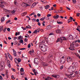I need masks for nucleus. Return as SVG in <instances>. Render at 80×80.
Returning a JSON list of instances; mask_svg holds the SVG:
<instances>
[{"label": "nucleus", "mask_w": 80, "mask_h": 80, "mask_svg": "<svg viewBox=\"0 0 80 80\" xmlns=\"http://www.w3.org/2000/svg\"><path fill=\"white\" fill-rule=\"evenodd\" d=\"M76 42L80 43V40L78 39V40H76L75 41L72 42V44L70 45V48H69V49L70 50H75V49H74L73 48H75V43H77Z\"/></svg>", "instance_id": "1"}, {"label": "nucleus", "mask_w": 80, "mask_h": 80, "mask_svg": "<svg viewBox=\"0 0 80 80\" xmlns=\"http://www.w3.org/2000/svg\"><path fill=\"white\" fill-rule=\"evenodd\" d=\"M39 47H40L41 50L42 52H46L47 50L48 47L43 44H40L39 45Z\"/></svg>", "instance_id": "2"}, {"label": "nucleus", "mask_w": 80, "mask_h": 80, "mask_svg": "<svg viewBox=\"0 0 80 80\" xmlns=\"http://www.w3.org/2000/svg\"><path fill=\"white\" fill-rule=\"evenodd\" d=\"M75 68H76V67L75 66H70L68 68V71L69 73H72L76 69Z\"/></svg>", "instance_id": "3"}, {"label": "nucleus", "mask_w": 80, "mask_h": 80, "mask_svg": "<svg viewBox=\"0 0 80 80\" xmlns=\"http://www.w3.org/2000/svg\"><path fill=\"white\" fill-rule=\"evenodd\" d=\"M4 69V62H2L1 63V66H0V70L2 71Z\"/></svg>", "instance_id": "4"}, {"label": "nucleus", "mask_w": 80, "mask_h": 80, "mask_svg": "<svg viewBox=\"0 0 80 80\" xmlns=\"http://www.w3.org/2000/svg\"><path fill=\"white\" fill-rule=\"evenodd\" d=\"M4 3V1L3 0H0V7L1 8H5V6L2 4H3Z\"/></svg>", "instance_id": "5"}, {"label": "nucleus", "mask_w": 80, "mask_h": 80, "mask_svg": "<svg viewBox=\"0 0 80 80\" xmlns=\"http://www.w3.org/2000/svg\"><path fill=\"white\" fill-rule=\"evenodd\" d=\"M15 62L16 64H19V62H21L20 59L18 58V59L15 58L14 59Z\"/></svg>", "instance_id": "6"}, {"label": "nucleus", "mask_w": 80, "mask_h": 80, "mask_svg": "<svg viewBox=\"0 0 80 80\" xmlns=\"http://www.w3.org/2000/svg\"><path fill=\"white\" fill-rule=\"evenodd\" d=\"M66 61V58H65L64 59H63L61 60L60 61V63L61 64H64Z\"/></svg>", "instance_id": "7"}, {"label": "nucleus", "mask_w": 80, "mask_h": 80, "mask_svg": "<svg viewBox=\"0 0 80 80\" xmlns=\"http://www.w3.org/2000/svg\"><path fill=\"white\" fill-rule=\"evenodd\" d=\"M57 42H61V43L63 42L62 39V38L61 37L60 38H58L56 41Z\"/></svg>", "instance_id": "8"}, {"label": "nucleus", "mask_w": 80, "mask_h": 80, "mask_svg": "<svg viewBox=\"0 0 80 80\" xmlns=\"http://www.w3.org/2000/svg\"><path fill=\"white\" fill-rule=\"evenodd\" d=\"M47 30H51L52 29V26L51 25H49L47 27Z\"/></svg>", "instance_id": "9"}, {"label": "nucleus", "mask_w": 80, "mask_h": 80, "mask_svg": "<svg viewBox=\"0 0 80 80\" xmlns=\"http://www.w3.org/2000/svg\"><path fill=\"white\" fill-rule=\"evenodd\" d=\"M24 7H28L29 6H31V3H30L29 4H27L26 3H24L23 4Z\"/></svg>", "instance_id": "10"}, {"label": "nucleus", "mask_w": 80, "mask_h": 80, "mask_svg": "<svg viewBox=\"0 0 80 80\" xmlns=\"http://www.w3.org/2000/svg\"><path fill=\"white\" fill-rule=\"evenodd\" d=\"M44 79L45 80H53V79L52 78H50V77L48 76L47 77V78H45Z\"/></svg>", "instance_id": "11"}, {"label": "nucleus", "mask_w": 80, "mask_h": 80, "mask_svg": "<svg viewBox=\"0 0 80 80\" xmlns=\"http://www.w3.org/2000/svg\"><path fill=\"white\" fill-rule=\"evenodd\" d=\"M7 63L9 67L10 68V67H11V65H10V61H9V60H7Z\"/></svg>", "instance_id": "12"}, {"label": "nucleus", "mask_w": 80, "mask_h": 80, "mask_svg": "<svg viewBox=\"0 0 80 80\" xmlns=\"http://www.w3.org/2000/svg\"><path fill=\"white\" fill-rule=\"evenodd\" d=\"M76 74L74 73L70 74L69 76L71 77H75Z\"/></svg>", "instance_id": "13"}, {"label": "nucleus", "mask_w": 80, "mask_h": 80, "mask_svg": "<svg viewBox=\"0 0 80 80\" xmlns=\"http://www.w3.org/2000/svg\"><path fill=\"white\" fill-rule=\"evenodd\" d=\"M34 62L35 63H37L38 62V58L34 59Z\"/></svg>", "instance_id": "14"}, {"label": "nucleus", "mask_w": 80, "mask_h": 80, "mask_svg": "<svg viewBox=\"0 0 80 80\" xmlns=\"http://www.w3.org/2000/svg\"><path fill=\"white\" fill-rule=\"evenodd\" d=\"M69 38L70 39V40H73V36L72 35H68Z\"/></svg>", "instance_id": "15"}, {"label": "nucleus", "mask_w": 80, "mask_h": 80, "mask_svg": "<svg viewBox=\"0 0 80 80\" xmlns=\"http://www.w3.org/2000/svg\"><path fill=\"white\" fill-rule=\"evenodd\" d=\"M57 33H61V30H57L56 31Z\"/></svg>", "instance_id": "16"}, {"label": "nucleus", "mask_w": 80, "mask_h": 80, "mask_svg": "<svg viewBox=\"0 0 80 80\" xmlns=\"http://www.w3.org/2000/svg\"><path fill=\"white\" fill-rule=\"evenodd\" d=\"M52 77H54V78H59V76H57L55 75H52Z\"/></svg>", "instance_id": "17"}, {"label": "nucleus", "mask_w": 80, "mask_h": 80, "mask_svg": "<svg viewBox=\"0 0 80 80\" xmlns=\"http://www.w3.org/2000/svg\"><path fill=\"white\" fill-rule=\"evenodd\" d=\"M43 67H46V66L47 67V66H48V64L47 63H43Z\"/></svg>", "instance_id": "18"}, {"label": "nucleus", "mask_w": 80, "mask_h": 80, "mask_svg": "<svg viewBox=\"0 0 80 80\" xmlns=\"http://www.w3.org/2000/svg\"><path fill=\"white\" fill-rule=\"evenodd\" d=\"M59 17V16L58 15H57L56 16H53V17L54 18H55V19H57L58 18V17Z\"/></svg>", "instance_id": "19"}, {"label": "nucleus", "mask_w": 80, "mask_h": 80, "mask_svg": "<svg viewBox=\"0 0 80 80\" xmlns=\"http://www.w3.org/2000/svg\"><path fill=\"white\" fill-rule=\"evenodd\" d=\"M20 39H23V37L21 36H19L18 38V40H20Z\"/></svg>", "instance_id": "20"}, {"label": "nucleus", "mask_w": 80, "mask_h": 80, "mask_svg": "<svg viewBox=\"0 0 80 80\" xmlns=\"http://www.w3.org/2000/svg\"><path fill=\"white\" fill-rule=\"evenodd\" d=\"M1 21L2 22H4L5 21V18L2 17L1 19Z\"/></svg>", "instance_id": "21"}, {"label": "nucleus", "mask_w": 80, "mask_h": 80, "mask_svg": "<svg viewBox=\"0 0 80 80\" xmlns=\"http://www.w3.org/2000/svg\"><path fill=\"white\" fill-rule=\"evenodd\" d=\"M61 38L62 40H67L66 38L64 37H61Z\"/></svg>", "instance_id": "22"}, {"label": "nucleus", "mask_w": 80, "mask_h": 80, "mask_svg": "<svg viewBox=\"0 0 80 80\" xmlns=\"http://www.w3.org/2000/svg\"><path fill=\"white\" fill-rule=\"evenodd\" d=\"M27 12H24L22 14V16H25V15H27Z\"/></svg>", "instance_id": "23"}, {"label": "nucleus", "mask_w": 80, "mask_h": 80, "mask_svg": "<svg viewBox=\"0 0 80 80\" xmlns=\"http://www.w3.org/2000/svg\"><path fill=\"white\" fill-rule=\"evenodd\" d=\"M26 28H29L30 29H31V26L30 25L27 26L26 27Z\"/></svg>", "instance_id": "24"}, {"label": "nucleus", "mask_w": 80, "mask_h": 80, "mask_svg": "<svg viewBox=\"0 0 80 80\" xmlns=\"http://www.w3.org/2000/svg\"><path fill=\"white\" fill-rule=\"evenodd\" d=\"M68 58L69 61H72V58L70 57H68Z\"/></svg>", "instance_id": "25"}, {"label": "nucleus", "mask_w": 80, "mask_h": 80, "mask_svg": "<svg viewBox=\"0 0 80 80\" xmlns=\"http://www.w3.org/2000/svg\"><path fill=\"white\" fill-rule=\"evenodd\" d=\"M44 20H45V17L42 18L40 19V20H41V21H43Z\"/></svg>", "instance_id": "26"}, {"label": "nucleus", "mask_w": 80, "mask_h": 80, "mask_svg": "<svg viewBox=\"0 0 80 80\" xmlns=\"http://www.w3.org/2000/svg\"><path fill=\"white\" fill-rule=\"evenodd\" d=\"M41 2L43 3H45L47 2V1L46 0H41Z\"/></svg>", "instance_id": "27"}, {"label": "nucleus", "mask_w": 80, "mask_h": 80, "mask_svg": "<svg viewBox=\"0 0 80 80\" xmlns=\"http://www.w3.org/2000/svg\"><path fill=\"white\" fill-rule=\"evenodd\" d=\"M33 72H34V74H35V75H37V73H36V70H35V69H33L32 70Z\"/></svg>", "instance_id": "28"}, {"label": "nucleus", "mask_w": 80, "mask_h": 80, "mask_svg": "<svg viewBox=\"0 0 80 80\" xmlns=\"http://www.w3.org/2000/svg\"><path fill=\"white\" fill-rule=\"evenodd\" d=\"M3 27L1 26L0 27V32H2L3 30Z\"/></svg>", "instance_id": "29"}, {"label": "nucleus", "mask_w": 80, "mask_h": 80, "mask_svg": "<svg viewBox=\"0 0 80 80\" xmlns=\"http://www.w3.org/2000/svg\"><path fill=\"white\" fill-rule=\"evenodd\" d=\"M57 23H58V24H62V23H63V22L60 21V22L57 21Z\"/></svg>", "instance_id": "30"}, {"label": "nucleus", "mask_w": 80, "mask_h": 80, "mask_svg": "<svg viewBox=\"0 0 80 80\" xmlns=\"http://www.w3.org/2000/svg\"><path fill=\"white\" fill-rule=\"evenodd\" d=\"M34 33H37V30H35L34 32H32L33 34H34Z\"/></svg>", "instance_id": "31"}, {"label": "nucleus", "mask_w": 80, "mask_h": 80, "mask_svg": "<svg viewBox=\"0 0 80 80\" xmlns=\"http://www.w3.org/2000/svg\"><path fill=\"white\" fill-rule=\"evenodd\" d=\"M21 75L23 76L24 74H25V72H20Z\"/></svg>", "instance_id": "32"}, {"label": "nucleus", "mask_w": 80, "mask_h": 80, "mask_svg": "<svg viewBox=\"0 0 80 80\" xmlns=\"http://www.w3.org/2000/svg\"><path fill=\"white\" fill-rule=\"evenodd\" d=\"M24 71V69H23V68H21L20 69V72H23Z\"/></svg>", "instance_id": "33"}, {"label": "nucleus", "mask_w": 80, "mask_h": 80, "mask_svg": "<svg viewBox=\"0 0 80 80\" xmlns=\"http://www.w3.org/2000/svg\"><path fill=\"white\" fill-rule=\"evenodd\" d=\"M49 7H50V6H49V5H48L46 6L45 8L46 9H48V8H49Z\"/></svg>", "instance_id": "34"}, {"label": "nucleus", "mask_w": 80, "mask_h": 80, "mask_svg": "<svg viewBox=\"0 0 80 80\" xmlns=\"http://www.w3.org/2000/svg\"><path fill=\"white\" fill-rule=\"evenodd\" d=\"M45 21H43L42 23V24L43 26L44 27L45 26Z\"/></svg>", "instance_id": "35"}, {"label": "nucleus", "mask_w": 80, "mask_h": 80, "mask_svg": "<svg viewBox=\"0 0 80 80\" xmlns=\"http://www.w3.org/2000/svg\"><path fill=\"white\" fill-rule=\"evenodd\" d=\"M37 30V32H40V28H39L37 29L36 30Z\"/></svg>", "instance_id": "36"}, {"label": "nucleus", "mask_w": 80, "mask_h": 80, "mask_svg": "<svg viewBox=\"0 0 80 80\" xmlns=\"http://www.w3.org/2000/svg\"><path fill=\"white\" fill-rule=\"evenodd\" d=\"M45 20H50V18L48 17L46 18L45 17Z\"/></svg>", "instance_id": "37"}, {"label": "nucleus", "mask_w": 80, "mask_h": 80, "mask_svg": "<svg viewBox=\"0 0 80 80\" xmlns=\"http://www.w3.org/2000/svg\"><path fill=\"white\" fill-rule=\"evenodd\" d=\"M76 55L77 56V57H78V58H79V59H80V56L79 55V54H76Z\"/></svg>", "instance_id": "38"}, {"label": "nucleus", "mask_w": 80, "mask_h": 80, "mask_svg": "<svg viewBox=\"0 0 80 80\" xmlns=\"http://www.w3.org/2000/svg\"><path fill=\"white\" fill-rule=\"evenodd\" d=\"M28 2H30V3H32V2H33L34 1L33 0H28Z\"/></svg>", "instance_id": "39"}, {"label": "nucleus", "mask_w": 80, "mask_h": 80, "mask_svg": "<svg viewBox=\"0 0 80 80\" xmlns=\"http://www.w3.org/2000/svg\"><path fill=\"white\" fill-rule=\"evenodd\" d=\"M21 28H22V29H23V30H26V29H27L26 28H24V27H21Z\"/></svg>", "instance_id": "40"}, {"label": "nucleus", "mask_w": 80, "mask_h": 80, "mask_svg": "<svg viewBox=\"0 0 80 80\" xmlns=\"http://www.w3.org/2000/svg\"><path fill=\"white\" fill-rule=\"evenodd\" d=\"M72 22V20L70 19H69L68 20V23H70V22Z\"/></svg>", "instance_id": "41"}, {"label": "nucleus", "mask_w": 80, "mask_h": 80, "mask_svg": "<svg viewBox=\"0 0 80 80\" xmlns=\"http://www.w3.org/2000/svg\"><path fill=\"white\" fill-rule=\"evenodd\" d=\"M75 43V46L76 47H78L79 46V44H78L77 43Z\"/></svg>", "instance_id": "42"}, {"label": "nucleus", "mask_w": 80, "mask_h": 80, "mask_svg": "<svg viewBox=\"0 0 80 80\" xmlns=\"http://www.w3.org/2000/svg\"><path fill=\"white\" fill-rule=\"evenodd\" d=\"M11 13H12V14H14V13H15V11L14 10H13L11 12Z\"/></svg>", "instance_id": "43"}, {"label": "nucleus", "mask_w": 80, "mask_h": 80, "mask_svg": "<svg viewBox=\"0 0 80 80\" xmlns=\"http://www.w3.org/2000/svg\"><path fill=\"white\" fill-rule=\"evenodd\" d=\"M39 9L41 10H42L43 9V7L42 6H41L39 7Z\"/></svg>", "instance_id": "44"}, {"label": "nucleus", "mask_w": 80, "mask_h": 80, "mask_svg": "<svg viewBox=\"0 0 80 80\" xmlns=\"http://www.w3.org/2000/svg\"><path fill=\"white\" fill-rule=\"evenodd\" d=\"M36 4L37 3H36V2H34L32 4V5L33 6V7H35V6Z\"/></svg>", "instance_id": "45"}, {"label": "nucleus", "mask_w": 80, "mask_h": 80, "mask_svg": "<svg viewBox=\"0 0 80 80\" xmlns=\"http://www.w3.org/2000/svg\"><path fill=\"white\" fill-rule=\"evenodd\" d=\"M65 75L66 76V77H68V78L69 77V76H70V75H68V74H65Z\"/></svg>", "instance_id": "46"}, {"label": "nucleus", "mask_w": 80, "mask_h": 80, "mask_svg": "<svg viewBox=\"0 0 80 80\" xmlns=\"http://www.w3.org/2000/svg\"><path fill=\"white\" fill-rule=\"evenodd\" d=\"M51 16H52V15L50 14H48L47 17H51Z\"/></svg>", "instance_id": "47"}, {"label": "nucleus", "mask_w": 80, "mask_h": 80, "mask_svg": "<svg viewBox=\"0 0 80 80\" xmlns=\"http://www.w3.org/2000/svg\"><path fill=\"white\" fill-rule=\"evenodd\" d=\"M11 78H12V80H14L15 79V78H14V76H13V75H12L11 76Z\"/></svg>", "instance_id": "48"}, {"label": "nucleus", "mask_w": 80, "mask_h": 80, "mask_svg": "<svg viewBox=\"0 0 80 80\" xmlns=\"http://www.w3.org/2000/svg\"><path fill=\"white\" fill-rule=\"evenodd\" d=\"M72 2L74 3H76V1L75 0H72Z\"/></svg>", "instance_id": "49"}, {"label": "nucleus", "mask_w": 80, "mask_h": 80, "mask_svg": "<svg viewBox=\"0 0 80 80\" xmlns=\"http://www.w3.org/2000/svg\"><path fill=\"white\" fill-rule=\"evenodd\" d=\"M13 55L14 56V57H16V56H17V52L14 53Z\"/></svg>", "instance_id": "50"}, {"label": "nucleus", "mask_w": 80, "mask_h": 80, "mask_svg": "<svg viewBox=\"0 0 80 80\" xmlns=\"http://www.w3.org/2000/svg\"><path fill=\"white\" fill-rule=\"evenodd\" d=\"M20 43H23V40L21 39L20 40Z\"/></svg>", "instance_id": "51"}, {"label": "nucleus", "mask_w": 80, "mask_h": 80, "mask_svg": "<svg viewBox=\"0 0 80 80\" xmlns=\"http://www.w3.org/2000/svg\"><path fill=\"white\" fill-rule=\"evenodd\" d=\"M11 22L10 20H9L8 21H7L6 23H10Z\"/></svg>", "instance_id": "52"}, {"label": "nucleus", "mask_w": 80, "mask_h": 80, "mask_svg": "<svg viewBox=\"0 0 80 80\" xmlns=\"http://www.w3.org/2000/svg\"><path fill=\"white\" fill-rule=\"evenodd\" d=\"M30 47H31V45L30 44H29L28 45V48H30Z\"/></svg>", "instance_id": "53"}, {"label": "nucleus", "mask_w": 80, "mask_h": 80, "mask_svg": "<svg viewBox=\"0 0 80 80\" xmlns=\"http://www.w3.org/2000/svg\"><path fill=\"white\" fill-rule=\"evenodd\" d=\"M25 49H26V48H20V50H25Z\"/></svg>", "instance_id": "54"}, {"label": "nucleus", "mask_w": 80, "mask_h": 80, "mask_svg": "<svg viewBox=\"0 0 80 80\" xmlns=\"http://www.w3.org/2000/svg\"><path fill=\"white\" fill-rule=\"evenodd\" d=\"M77 16H78V17H79V16H80V13H77Z\"/></svg>", "instance_id": "55"}, {"label": "nucleus", "mask_w": 80, "mask_h": 80, "mask_svg": "<svg viewBox=\"0 0 80 80\" xmlns=\"http://www.w3.org/2000/svg\"><path fill=\"white\" fill-rule=\"evenodd\" d=\"M32 21H33V22H36V19H35V18H33L32 19Z\"/></svg>", "instance_id": "56"}, {"label": "nucleus", "mask_w": 80, "mask_h": 80, "mask_svg": "<svg viewBox=\"0 0 80 80\" xmlns=\"http://www.w3.org/2000/svg\"><path fill=\"white\" fill-rule=\"evenodd\" d=\"M12 50H13V53H17L16 52V51H15V50H14V49H13Z\"/></svg>", "instance_id": "57"}, {"label": "nucleus", "mask_w": 80, "mask_h": 80, "mask_svg": "<svg viewBox=\"0 0 80 80\" xmlns=\"http://www.w3.org/2000/svg\"><path fill=\"white\" fill-rule=\"evenodd\" d=\"M37 15L38 17H40L41 16V14H40L38 13Z\"/></svg>", "instance_id": "58"}, {"label": "nucleus", "mask_w": 80, "mask_h": 80, "mask_svg": "<svg viewBox=\"0 0 80 80\" xmlns=\"http://www.w3.org/2000/svg\"><path fill=\"white\" fill-rule=\"evenodd\" d=\"M66 8H67V10H70V8L67 7Z\"/></svg>", "instance_id": "59"}, {"label": "nucleus", "mask_w": 80, "mask_h": 80, "mask_svg": "<svg viewBox=\"0 0 80 80\" xmlns=\"http://www.w3.org/2000/svg\"><path fill=\"white\" fill-rule=\"evenodd\" d=\"M7 30L8 32H10V28H8Z\"/></svg>", "instance_id": "60"}, {"label": "nucleus", "mask_w": 80, "mask_h": 80, "mask_svg": "<svg viewBox=\"0 0 80 80\" xmlns=\"http://www.w3.org/2000/svg\"><path fill=\"white\" fill-rule=\"evenodd\" d=\"M0 80H3V78L1 75L0 76Z\"/></svg>", "instance_id": "61"}, {"label": "nucleus", "mask_w": 80, "mask_h": 80, "mask_svg": "<svg viewBox=\"0 0 80 80\" xmlns=\"http://www.w3.org/2000/svg\"><path fill=\"white\" fill-rule=\"evenodd\" d=\"M24 41L25 42H27V38H25V39H24Z\"/></svg>", "instance_id": "62"}, {"label": "nucleus", "mask_w": 80, "mask_h": 80, "mask_svg": "<svg viewBox=\"0 0 80 80\" xmlns=\"http://www.w3.org/2000/svg\"><path fill=\"white\" fill-rule=\"evenodd\" d=\"M12 70L13 72H15V69H14V68H12Z\"/></svg>", "instance_id": "63"}, {"label": "nucleus", "mask_w": 80, "mask_h": 80, "mask_svg": "<svg viewBox=\"0 0 80 80\" xmlns=\"http://www.w3.org/2000/svg\"><path fill=\"white\" fill-rule=\"evenodd\" d=\"M30 54V55H32V52H31V51H30L29 52H28Z\"/></svg>", "instance_id": "64"}]
</instances>
